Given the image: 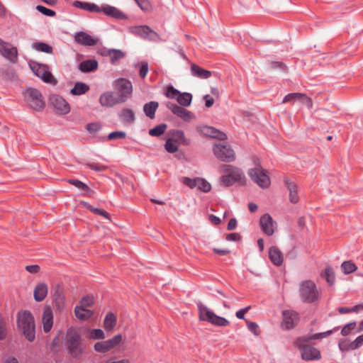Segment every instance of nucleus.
<instances>
[{
    "mask_svg": "<svg viewBox=\"0 0 363 363\" xmlns=\"http://www.w3.org/2000/svg\"><path fill=\"white\" fill-rule=\"evenodd\" d=\"M192 100V95L190 93H181L178 96L177 102L183 106H190Z\"/></svg>",
    "mask_w": 363,
    "mask_h": 363,
    "instance_id": "72a5a7b5",
    "label": "nucleus"
},
{
    "mask_svg": "<svg viewBox=\"0 0 363 363\" xmlns=\"http://www.w3.org/2000/svg\"><path fill=\"white\" fill-rule=\"evenodd\" d=\"M300 95H301V93L289 94L284 98L282 103L283 104L288 103V102L294 103L296 101H299L300 98H301Z\"/></svg>",
    "mask_w": 363,
    "mask_h": 363,
    "instance_id": "09e8293b",
    "label": "nucleus"
},
{
    "mask_svg": "<svg viewBox=\"0 0 363 363\" xmlns=\"http://www.w3.org/2000/svg\"><path fill=\"white\" fill-rule=\"evenodd\" d=\"M332 330H328L325 333H316L310 337H299L296 342L295 345L299 349L301 357L306 361H313L319 359L320 358V351L309 345L308 341L310 340H316L325 337L327 335L331 334Z\"/></svg>",
    "mask_w": 363,
    "mask_h": 363,
    "instance_id": "f257e3e1",
    "label": "nucleus"
},
{
    "mask_svg": "<svg viewBox=\"0 0 363 363\" xmlns=\"http://www.w3.org/2000/svg\"><path fill=\"white\" fill-rule=\"evenodd\" d=\"M88 166L91 169L95 170V171H98V172L104 171V170L107 169V167H106L104 165H101V164H96V163L89 164Z\"/></svg>",
    "mask_w": 363,
    "mask_h": 363,
    "instance_id": "338daca9",
    "label": "nucleus"
},
{
    "mask_svg": "<svg viewBox=\"0 0 363 363\" xmlns=\"http://www.w3.org/2000/svg\"><path fill=\"white\" fill-rule=\"evenodd\" d=\"M284 182L286 186H287V189L289 191V197L290 201L292 203H297L299 201L297 185L288 178H285Z\"/></svg>",
    "mask_w": 363,
    "mask_h": 363,
    "instance_id": "4be33fe9",
    "label": "nucleus"
},
{
    "mask_svg": "<svg viewBox=\"0 0 363 363\" xmlns=\"http://www.w3.org/2000/svg\"><path fill=\"white\" fill-rule=\"evenodd\" d=\"M94 350L101 353H106L110 351L106 341L98 342L94 345Z\"/></svg>",
    "mask_w": 363,
    "mask_h": 363,
    "instance_id": "de8ad7c7",
    "label": "nucleus"
},
{
    "mask_svg": "<svg viewBox=\"0 0 363 363\" xmlns=\"http://www.w3.org/2000/svg\"><path fill=\"white\" fill-rule=\"evenodd\" d=\"M122 341V335H116L110 340H106L109 350H112L117 345H118Z\"/></svg>",
    "mask_w": 363,
    "mask_h": 363,
    "instance_id": "c03bdc74",
    "label": "nucleus"
},
{
    "mask_svg": "<svg viewBox=\"0 0 363 363\" xmlns=\"http://www.w3.org/2000/svg\"><path fill=\"white\" fill-rule=\"evenodd\" d=\"M180 94L181 93L177 89L173 86H169L167 90L166 96L169 99H176L177 100Z\"/></svg>",
    "mask_w": 363,
    "mask_h": 363,
    "instance_id": "864d4df0",
    "label": "nucleus"
},
{
    "mask_svg": "<svg viewBox=\"0 0 363 363\" xmlns=\"http://www.w3.org/2000/svg\"><path fill=\"white\" fill-rule=\"evenodd\" d=\"M269 257L276 266H280L284 262V255L277 247H271L269 250Z\"/></svg>",
    "mask_w": 363,
    "mask_h": 363,
    "instance_id": "a878e982",
    "label": "nucleus"
},
{
    "mask_svg": "<svg viewBox=\"0 0 363 363\" xmlns=\"http://www.w3.org/2000/svg\"><path fill=\"white\" fill-rule=\"evenodd\" d=\"M148 72V65L145 62H143L141 63V67L140 69V76L142 78H145Z\"/></svg>",
    "mask_w": 363,
    "mask_h": 363,
    "instance_id": "69168bd1",
    "label": "nucleus"
},
{
    "mask_svg": "<svg viewBox=\"0 0 363 363\" xmlns=\"http://www.w3.org/2000/svg\"><path fill=\"white\" fill-rule=\"evenodd\" d=\"M259 225L262 231L266 235L270 236L274 233L276 223L269 214L265 213L262 216L259 220Z\"/></svg>",
    "mask_w": 363,
    "mask_h": 363,
    "instance_id": "a211bd4d",
    "label": "nucleus"
},
{
    "mask_svg": "<svg viewBox=\"0 0 363 363\" xmlns=\"http://www.w3.org/2000/svg\"><path fill=\"white\" fill-rule=\"evenodd\" d=\"M213 151L215 156L223 162H231L235 160V151L228 145L216 144Z\"/></svg>",
    "mask_w": 363,
    "mask_h": 363,
    "instance_id": "9b49d317",
    "label": "nucleus"
},
{
    "mask_svg": "<svg viewBox=\"0 0 363 363\" xmlns=\"http://www.w3.org/2000/svg\"><path fill=\"white\" fill-rule=\"evenodd\" d=\"M196 181V187L199 190L203 192L210 191V190L211 189V185L205 179L197 177Z\"/></svg>",
    "mask_w": 363,
    "mask_h": 363,
    "instance_id": "f704fd0d",
    "label": "nucleus"
},
{
    "mask_svg": "<svg viewBox=\"0 0 363 363\" xmlns=\"http://www.w3.org/2000/svg\"><path fill=\"white\" fill-rule=\"evenodd\" d=\"M199 318L200 320L207 321L217 326H227L230 322L225 318L217 315L208 307L199 303L198 304Z\"/></svg>",
    "mask_w": 363,
    "mask_h": 363,
    "instance_id": "423d86ee",
    "label": "nucleus"
},
{
    "mask_svg": "<svg viewBox=\"0 0 363 363\" xmlns=\"http://www.w3.org/2000/svg\"><path fill=\"white\" fill-rule=\"evenodd\" d=\"M115 87L118 91L117 96L121 99V101L124 103L131 96L133 91L132 83L124 78H121L115 82Z\"/></svg>",
    "mask_w": 363,
    "mask_h": 363,
    "instance_id": "f8f14e48",
    "label": "nucleus"
},
{
    "mask_svg": "<svg viewBox=\"0 0 363 363\" xmlns=\"http://www.w3.org/2000/svg\"><path fill=\"white\" fill-rule=\"evenodd\" d=\"M48 293V285L45 283H40L36 285L33 291L34 299L40 302L43 301L47 296Z\"/></svg>",
    "mask_w": 363,
    "mask_h": 363,
    "instance_id": "393cba45",
    "label": "nucleus"
},
{
    "mask_svg": "<svg viewBox=\"0 0 363 363\" xmlns=\"http://www.w3.org/2000/svg\"><path fill=\"white\" fill-rule=\"evenodd\" d=\"M359 309H363V304L354 306L352 308L341 307L338 309L340 313H347L351 312H357Z\"/></svg>",
    "mask_w": 363,
    "mask_h": 363,
    "instance_id": "603ef678",
    "label": "nucleus"
},
{
    "mask_svg": "<svg viewBox=\"0 0 363 363\" xmlns=\"http://www.w3.org/2000/svg\"><path fill=\"white\" fill-rule=\"evenodd\" d=\"M8 323L4 316L0 313V340L6 339L7 336Z\"/></svg>",
    "mask_w": 363,
    "mask_h": 363,
    "instance_id": "4c0bfd02",
    "label": "nucleus"
},
{
    "mask_svg": "<svg viewBox=\"0 0 363 363\" xmlns=\"http://www.w3.org/2000/svg\"><path fill=\"white\" fill-rule=\"evenodd\" d=\"M80 306L82 308L90 307L94 304L93 297L89 296H86L83 297L80 301Z\"/></svg>",
    "mask_w": 363,
    "mask_h": 363,
    "instance_id": "5fc2aeb1",
    "label": "nucleus"
},
{
    "mask_svg": "<svg viewBox=\"0 0 363 363\" xmlns=\"http://www.w3.org/2000/svg\"><path fill=\"white\" fill-rule=\"evenodd\" d=\"M341 268L345 274H351L357 269L356 264L352 261H345L341 264Z\"/></svg>",
    "mask_w": 363,
    "mask_h": 363,
    "instance_id": "c9c22d12",
    "label": "nucleus"
},
{
    "mask_svg": "<svg viewBox=\"0 0 363 363\" xmlns=\"http://www.w3.org/2000/svg\"><path fill=\"white\" fill-rule=\"evenodd\" d=\"M178 144L189 145V140L185 138L184 133L182 130H177L172 133V138H170Z\"/></svg>",
    "mask_w": 363,
    "mask_h": 363,
    "instance_id": "7c9ffc66",
    "label": "nucleus"
},
{
    "mask_svg": "<svg viewBox=\"0 0 363 363\" xmlns=\"http://www.w3.org/2000/svg\"><path fill=\"white\" fill-rule=\"evenodd\" d=\"M249 330H250L255 335H258L259 333V326L256 323L250 322L247 325Z\"/></svg>",
    "mask_w": 363,
    "mask_h": 363,
    "instance_id": "0e129e2a",
    "label": "nucleus"
},
{
    "mask_svg": "<svg viewBox=\"0 0 363 363\" xmlns=\"http://www.w3.org/2000/svg\"><path fill=\"white\" fill-rule=\"evenodd\" d=\"M300 101L298 102L305 105L308 108H311L313 106V102L311 98L308 97L304 94H301L300 95Z\"/></svg>",
    "mask_w": 363,
    "mask_h": 363,
    "instance_id": "4d7b16f0",
    "label": "nucleus"
},
{
    "mask_svg": "<svg viewBox=\"0 0 363 363\" xmlns=\"http://www.w3.org/2000/svg\"><path fill=\"white\" fill-rule=\"evenodd\" d=\"M42 323L45 333H49L53 325V313L50 307L45 306L42 315Z\"/></svg>",
    "mask_w": 363,
    "mask_h": 363,
    "instance_id": "412c9836",
    "label": "nucleus"
},
{
    "mask_svg": "<svg viewBox=\"0 0 363 363\" xmlns=\"http://www.w3.org/2000/svg\"><path fill=\"white\" fill-rule=\"evenodd\" d=\"M108 55L112 62H115L118 60L122 58L124 54L118 50H111L108 51Z\"/></svg>",
    "mask_w": 363,
    "mask_h": 363,
    "instance_id": "8fccbe9b",
    "label": "nucleus"
},
{
    "mask_svg": "<svg viewBox=\"0 0 363 363\" xmlns=\"http://www.w3.org/2000/svg\"><path fill=\"white\" fill-rule=\"evenodd\" d=\"M130 33L143 38L155 40L157 34L147 26H131L128 28Z\"/></svg>",
    "mask_w": 363,
    "mask_h": 363,
    "instance_id": "ddd939ff",
    "label": "nucleus"
},
{
    "mask_svg": "<svg viewBox=\"0 0 363 363\" xmlns=\"http://www.w3.org/2000/svg\"><path fill=\"white\" fill-rule=\"evenodd\" d=\"M126 134L123 131H115L109 133L108 138V140H116V139H122L125 137Z\"/></svg>",
    "mask_w": 363,
    "mask_h": 363,
    "instance_id": "052dcab7",
    "label": "nucleus"
},
{
    "mask_svg": "<svg viewBox=\"0 0 363 363\" xmlns=\"http://www.w3.org/2000/svg\"><path fill=\"white\" fill-rule=\"evenodd\" d=\"M121 118L124 122L132 123L135 119V115L130 109H123L121 113Z\"/></svg>",
    "mask_w": 363,
    "mask_h": 363,
    "instance_id": "ea45409f",
    "label": "nucleus"
},
{
    "mask_svg": "<svg viewBox=\"0 0 363 363\" xmlns=\"http://www.w3.org/2000/svg\"><path fill=\"white\" fill-rule=\"evenodd\" d=\"M116 324V316L112 313H108L105 317L104 327L106 330H111Z\"/></svg>",
    "mask_w": 363,
    "mask_h": 363,
    "instance_id": "473e14b6",
    "label": "nucleus"
},
{
    "mask_svg": "<svg viewBox=\"0 0 363 363\" xmlns=\"http://www.w3.org/2000/svg\"><path fill=\"white\" fill-rule=\"evenodd\" d=\"M218 170L223 174L220 178L222 185L230 186L236 182L242 185L245 184L246 178L240 168L230 164H221Z\"/></svg>",
    "mask_w": 363,
    "mask_h": 363,
    "instance_id": "7ed1b4c3",
    "label": "nucleus"
},
{
    "mask_svg": "<svg viewBox=\"0 0 363 363\" xmlns=\"http://www.w3.org/2000/svg\"><path fill=\"white\" fill-rule=\"evenodd\" d=\"M178 143L171 138H169L164 145L165 150L170 153L176 152L178 150Z\"/></svg>",
    "mask_w": 363,
    "mask_h": 363,
    "instance_id": "37998d69",
    "label": "nucleus"
},
{
    "mask_svg": "<svg viewBox=\"0 0 363 363\" xmlns=\"http://www.w3.org/2000/svg\"><path fill=\"white\" fill-rule=\"evenodd\" d=\"M26 269L31 274H36L39 272L40 267L37 264L27 265Z\"/></svg>",
    "mask_w": 363,
    "mask_h": 363,
    "instance_id": "774afa93",
    "label": "nucleus"
},
{
    "mask_svg": "<svg viewBox=\"0 0 363 363\" xmlns=\"http://www.w3.org/2000/svg\"><path fill=\"white\" fill-rule=\"evenodd\" d=\"M166 106L174 114L186 122L191 121L195 117L192 112L179 106L177 104L168 102Z\"/></svg>",
    "mask_w": 363,
    "mask_h": 363,
    "instance_id": "f3484780",
    "label": "nucleus"
},
{
    "mask_svg": "<svg viewBox=\"0 0 363 363\" xmlns=\"http://www.w3.org/2000/svg\"><path fill=\"white\" fill-rule=\"evenodd\" d=\"M324 277L326 279L327 282L332 285L335 282V272L333 268L330 266L327 267L324 271Z\"/></svg>",
    "mask_w": 363,
    "mask_h": 363,
    "instance_id": "a19ab883",
    "label": "nucleus"
},
{
    "mask_svg": "<svg viewBox=\"0 0 363 363\" xmlns=\"http://www.w3.org/2000/svg\"><path fill=\"white\" fill-rule=\"evenodd\" d=\"M283 321L281 327L286 330H290L297 325L298 321V313L294 311L287 310L282 312Z\"/></svg>",
    "mask_w": 363,
    "mask_h": 363,
    "instance_id": "dca6fc26",
    "label": "nucleus"
},
{
    "mask_svg": "<svg viewBox=\"0 0 363 363\" xmlns=\"http://www.w3.org/2000/svg\"><path fill=\"white\" fill-rule=\"evenodd\" d=\"M73 6L76 8L83 9L93 13H101L103 12L105 15L111 16L117 19H125L126 16L125 14L118 10L117 8L104 4L99 6L94 3H89L86 1H73Z\"/></svg>",
    "mask_w": 363,
    "mask_h": 363,
    "instance_id": "20e7f679",
    "label": "nucleus"
},
{
    "mask_svg": "<svg viewBox=\"0 0 363 363\" xmlns=\"http://www.w3.org/2000/svg\"><path fill=\"white\" fill-rule=\"evenodd\" d=\"M136 3L144 12L148 13L152 10L150 1H136Z\"/></svg>",
    "mask_w": 363,
    "mask_h": 363,
    "instance_id": "6e6d98bb",
    "label": "nucleus"
},
{
    "mask_svg": "<svg viewBox=\"0 0 363 363\" xmlns=\"http://www.w3.org/2000/svg\"><path fill=\"white\" fill-rule=\"evenodd\" d=\"M74 40L81 45L86 46H94L97 44L98 38H94L88 33L81 31L74 35Z\"/></svg>",
    "mask_w": 363,
    "mask_h": 363,
    "instance_id": "aec40b11",
    "label": "nucleus"
},
{
    "mask_svg": "<svg viewBox=\"0 0 363 363\" xmlns=\"http://www.w3.org/2000/svg\"><path fill=\"white\" fill-rule=\"evenodd\" d=\"M33 47L38 51L45 52V53H52V48L46 44L45 43L39 42L33 44Z\"/></svg>",
    "mask_w": 363,
    "mask_h": 363,
    "instance_id": "58836bf2",
    "label": "nucleus"
},
{
    "mask_svg": "<svg viewBox=\"0 0 363 363\" xmlns=\"http://www.w3.org/2000/svg\"><path fill=\"white\" fill-rule=\"evenodd\" d=\"M84 205L86 206V208L94 213L101 215L108 220L110 219V215L106 211L97 208H94L86 203H84Z\"/></svg>",
    "mask_w": 363,
    "mask_h": 363,
    "instance_id": "a18cd8bd",
    "label": "nucleus"
},
{
    "mask_svg": "<svg viewBox=\"0 0 363 363\" xmlns=\"http://www.w3.org/2000/svg\"><path fill=\"white\" fill-rule=\"evenodd\" d=\"M18 330L27 340L33 342L35 338V323L32 313L28 311H20L16 315Z\"/></svg>",
    "mask_w": 363,
    "mask_h": 363,
    "instance_id": "f03ea898",
    "label": "nucleus"
},
{
    "mask_svg": "<svg viewBox=\"0 0 363 363\" xmlns=\"http://www.w3.org/2000/svg\"><path fill=\"white\" fill-rule=\"evenodd\" d=\"M201 131L203 135L211 138H218L223 140L227 138V136L224 133L211 126H203L201 128Z\"/></svg>",
    "mask_w": 363,
    "mask_h": 363,
    "instance_id": "b1692460",
    "label": "nucleus"
},
{
    "mask_svg": "<svg viewBox=\"0 0 363 363\" xmlns=\"http://www.w3.org/2000/svg\"><path fill=\"white\" fill-rule=\"evenodd\" d=\"M99 103L102 106L112 107L116 104H121L118 96L111 91H107L101 95Z\"/></svg>",
    "mask_w": 363,
    "mask_h": 363,
    "instance_id": "6ab92c4d",
    "label": "nucleus"
},
{
    "mask_svg": "<svg viewBox=\"0 0 363 363\" xmlns=\"http://www.w3.org/2000/svg\"><path fill=\"white\" fill-rule=\"evenodd\" d=\"M98 62L95 60H89L82 62L79 64V69L82 72H89L97 69Z\"/></svg>",
    "mask_w": 363,
    "mask_h": 363,
    "instance_id": "c85d7f7f",
    "label": "nucleus"
},
{
    "mask_svg": "<svg viewBox=\"0 0 363 363\" xmlns=\"http://www.w3.org/2000/svg\"><path fill=\"white\" fill-rule=\"evenodd\" d=\"M69 182L71 184H72L74 186H76L77 188L80 189L82 190H84V191H90L89 187L86 184H84L83 182H82L79 180H77V179H70V180H69Z\"/></svg>",
    "mask_w": 363,
    "mask_h": 363,
    "instance_id": "3c124183",
    "label": "nucleus"
},
{
    "mask_svg": "<svg viewBox=\"0 0 363 363\" xmlns=\"http://www.w3.org/2000/svg\"><path fill=\"white\" fill-rule=\"evenodd\" d=\"M158 106H159V104L156 101H150L147 104H145L143 107V110H144L145 115L152 119L154 118L155 111H156L157 108H158Z\"/></svg>",
    "mask_w": 363,
    "mask_h": 363,
    "instance_id": "c756f323",
    "label": "nucleus"
},
{
    "mask_svg": "<svg viewBox=\"0 0 363 363\" xmlns=\"http://www.w3.org/2000/svg\"><path fill=\"white\" fill-rule=\"evenodd\" d=\"M259 6L267 11H281L286 9L279 1H257Z\"/></svg>",
    "mask_w": 363,
    "mask_h": 363,
    "instance_id": "5701e85b",
    "label": "nucleus"
},
{
    "mask_svg": "<svg viewBox=\"0 0 363 363\" xmlns=\"http://www.w3.org/2000/svg\"><path fill=\"white\" fill-rule=\"evenodd\" d=\"M248 175L255 183L262 189L267 188L270 185V179L267 172L259 164L255 167L250 169Z\"/></svg>",
    "mask_w": 363,
    "mask_h": 363,
    "instance_id": "6e6552de",
    "label": "nucleus"
},
{
    "mask_svg": "<svg viewBox=\"0 0 363 363\" xmlns=\"http://www.w3.org/2000/svg\"><path fill=\"white\" fill-rule=\"evenodd\" d=\"M89 89V86L85 83L77 82L74 86L70 90V93L72 95H82L88 91Z\"/></svg>",
    "mask_w": 363,
    "mask_h": 363,
    "instance_id": "2f4dec72",
    "label": "nucleus"
},
{
    "mask_svg": "<svg viewBox=\"0 0 363 363\" xmlns=\"http://www.w3.org/2000/svg\"><path fill=\"white\" fill-rule=\"evenodd\" d=\"M355 327H356L355 322L350 323L344 326V328L342 329L341 334L343 336H347L350 333V332L352 330H354L355 328Z\"/></svg>",
    "mask_w": 363,
    "mask_h": 363,
    "instance_id": "bf43d9fd",
    "label": "nucleus"
},
{
    "mask_svg": "<svg viewBox=\"0 0 363 363\" xmlns=\"http://www.w3.org/2000/svg\"><path fill=\"white\" fill-rule=\"evenodd\" d=\"M167 128L166 124H160L149 130V134L152 136H160L162 135Z\"/></svg>",
    "mask_w": 363,
    "mask_h": 363,
    "instance_id": "79ce46f5",
    "label": "nucleus"
},
{
    "mask_svg": "<svg viewBox=\"0 0 363 363\" xmlns=\"http://www.w3.org/2000/svg\"><path fill=\"white\" fill-rule=\"evenodd\" d=\"M299 296L307 303H313L318 298V291L315 284L311 280L302 281L299 286Z\"/></svg>",
    "mask_w": 363,
    "mask_h": 363,
    "instance_id": "0eeeda50",
    "label": "nucleus"
},
{
    "mask_svg": "<svg viewBox=\"0 0 363 363\" xmlns=\"http://www.w3.org/2000/svg\"><path fill=\"white\" fill-rule=\"evenodd\" d=\"M182 182L189 186L191 189L196 187V178L191 179L189 177H182L181 179Z\"/></svg>",
    "mask_w": 363,
    "mask_h": 363,
    "instance_id": "13d9d810",
    "label": "nucleus"
},
{
    "mask_svg": "<svg viewBox=\"0 0 363 363\" xmlns=\"http://www.w3.org/2000/svg\"><path fill=\"white\" fill-rule=\"evenodd\" d=\"M74 313L79 320H86L92 316L93 311L77 306L74 308Z\"/></svg>",
    "mask_w": 363,
    "mask_h": 363,
    "instance_id": "cd10ccee",
    "label": "nucleus"
},
{
    "mask_svg": "<svg viewBox=\"0 0 363 363\" xmlns=\"http://www.w3.org/2000/svg\"><path fill=\"white\" fill-rule=\"evenodd\" d=\"M36 9L40 13H42L43 14H44L45 16H53L55 14V12L54 11L49 9L43 6H37Z\"/></svg>",
    "mask_w": 363,
    "mask_h": 363,
    "instance_id": "e2e57ef3",
    "label": "nucleus"
},
{
    "mask_svg": "<svg viewBox=\"0 0 363 363\" xmlns=\"http://www.w3.org/2000/svg\"><path fill=\"white\" fill-rule=\"evenodd\" d=\"M191 74L200 79H208L211 77V72L205 69L196 64H192L191 66Z\"/></svg>",
    "mask_w": 363,
    "mask_h": 363,
    "instance_id": "bb28decb",
    "label": "nucleus"
},
{
    "mask_svg": "<svg viewBox=\"0 0 363 363\" xmlns=\"http://www.w3.org/2000/svg\"><path fill=\"white\" fill-rule=\"evenodd\" d=\"M50 102L60 114H67L70 111L69 104L60 95L52 94L50 97Z\"/></svg>",
    "mask_w": 363,
    "mask_h": 363,
    "instance_id": "2eb2a0df",
    "label": "nucleus"
},
{
    "mask_svg": "<svg viewBox=\"0 0 363 363\" xmlns=\"http://www.w3.org/2000/svg\"><path fill=\"white\" fill-rule=\"evenodd\" d=\"M66 338L67 350L70 355L74 358L80 357L84 350L81 335L74 330H69Z\"/></svg>",
    "mask_w": 363,
    "mask_h": 363,
    "instance_id": "39448f33",
    "label": "nucleus"
},
{
    "mask_svg": "<svg viewBox=\"0 0 363 363\" xmlns=\"http://www.w3.org/2000/svg\"><path fill=\"white\" fill-rule=\"evenodd\" d=\"M89 338L92 340H104L106 336L101 329H91L88 330Z\"/></svg>",
    "mask_w": 363,
    "mask_h": 363,
    "instance_id": "e433bc0d",
    "label": "nucleus"
},
{
    "mask_svg": "<svg viewBox=\"0 0 363 363\" xmlns=\"http://www.w3.org/2000/svg\"><path fill=\"white\" fill-rule=\"evenodd\" d=\"M0 54L11 62H16L17 60V48L10 43L0 39Z\"/></svg>",
    "mask_w": 363,
    "mask_h": 363,
    "instance_id": "4468645a",
    "label": "nucleus"
},
{
    "mask_svg": "<svg viewBox=\"0 0 363 363\" xmlns=\"http://www.w3.org/2000/svg\"><path fill=\"white\" fill-rule=\"evenodd\" d=\"M24 95L27 102L34 110L40 111L45 107L44 99L38 89L29 88L26 90Z\"/></svg>",
    "mask_w": 363,
    "mask_h": 363,
    "instance_id": "9d476101",
    "label": "nucleus"
},
{
    "mask_svg": "<svg viewBox=\"0 0 363 363\" xmlns=\"http://www.w3.org/2000/svg\"><path fill=\"white\" fill-rule=\"evenodd\" d=\"M55 304L56 308L59 311H62L65 308V297L61 292H56Z\"/></svg>",
    "mask_w": 363,
    "mask_h": 363,
    "instance_id": "49530a36",
    "label": "nucleus"
},
{
    "mask_svg": "<svg viewBox=\"0 0 363 363\" xmlns=\"http://www.w3.org/2000/svg\"><path fill=\"white\" fill-rule=\"evenodd\" d=\"M101 128V125L99 123H91L86 125V130L90 133H95L98 132Z\"/></svg>",
    "mask_w": 363,
    "mask_h": 363,
    "instance_id": "680f3d73",
    "label": "nucleus"
},
{
    "mask_svg": "<svg viewBox=\"0 0 363 363\" xmlns=\"http://www.w3.org/2000/svg\"><path fill=\"white\" fill-rule=\"evenodd\" d=\"M30 67L33 73L40 78L44 82L52 85H55L57 84V80L50 72L48 65L32 62L30 63Z\"/></svg>",
    "mask_w": 363,
    "mask_h": 363,
    "instance_id": "1a4fd4ad",
    "label": "nucleus"
}]
</instances>
